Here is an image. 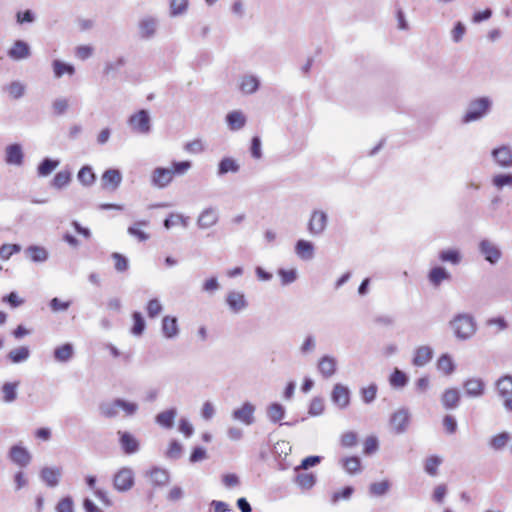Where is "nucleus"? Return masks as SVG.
<instances>
[{
	"label": "nucleus",
	"mask_w": 512,
	"mask_h": 512,
	"mask_svg": "<svg viewBox=\"0 0 512 512\" xmlns=\"http://www.w3.org/2000/svg\"><path fill=\"white\" fill-rule=\"evenodd\" d=\"M23 151L19 144H12L6 148V163L9 165L20 166L23 163Z\"/></svg>",
	"instance_id": "obj_25"
},
{
	"label": "nucleus",
	"mask_w": 512,
	"mask_h": 512,
	"mask_svg": "<svg viewBox=\"0 0 512 512\" xmlns=\"http://www.w3.org/2000/svg\"><path fill=\"white\" fill-rule=\"evenodd\" d=\"M465 32V25L462 22H457L451 31V38L453 42L459 43L463 39Z\"/></svg>",
	"instance_id": "obj_64"
},
{
	"label": "nucleus",
	"mask_w": 512,
	"mask_h": 512,
	"mask_svg": "<svg viewBox=\"0 0 512 512\" xmlns=\"http://www.w3.org/2000/svg\"><path fill=\"white\" fill-rule=\"evenodd\" d=\"M255 411L256 406L250 401H245L232 411L231 417L237 422L250 426L255 422Z\"/></svg>",
	"instance_id": "obj_5"
},
{
	"label": "nucleus",
	"mask_w": 512,
	"mask_h": 512,
	"mask_svg": "<svg viewBox=\"0 0 512 512\" xmlns=\"http://www.w3.org/2000/svg\"><path fill=\"white\" fill-rule=\"evenodd\" d=\"M327 223V213L323 210H314L312 211L308 221V231L311 235L314 236L321 235L325 231Z\"/></svg>",
	"instance_id": "obj_7"
},
{
	"label": "nucleus",
	"mask_w": 512,
	"mask_h": 512,
	"mask_svg": "<svg viewBox=\"0 0 512 512\" xmlns=\"http://www.w3.org/2000/svg\"><path fill=\"white\" fill-rule=\"evenodd\" d=\"M188 0H170L171 16L182 15L187 11Z\"/></svg>",
	"instance_id": "obj_53"
},
{
	"label": "nucleus",
	"mask_w": 512,
	"mask_h": 512,
	"mask_svg": "<svg viewBox=\"0 0 512 512\" xmlns=\"http://www.w3.org/2000/svg\"><path fill=\"white\" fill-rule=\"evenodd\" d=\"M454 335L461 340L471 338L476 332V322L468 314H459L450 322Z\"/></svg>",
	"instance_id": "obj_2"
},
{
	"label": "nucleus",
	"mask_w": 512,
	"mask_h": 512,
	"mask_svg": "<svg viewBox=\"0 0 512 512\" xmlns=\"http://www.w3.org/2000/svg\"><path fill=\"white\" fill-rule=\"evenodd\" d=\"M496 389L499 396L504 399V407L512 411V376L501 377L496 382Z\"/></svg>",
	"instance_id": "obj_10"
},
{
	"label": "nucleus",
	"mask_w": 512,
	"mask_h": 512,
	"mask_svg": "<svg viewBox=\"0 0 512 512\" xmlns=\"http://www.w3.org/2000/svg\"><path fill=\"white\" fill-rule=\"evenodd\" d=\"M389 486V482L386 480L375 482L370 485V492L373 495L380 496L389 490Z\"/></svg>",
	"instance_id": "obj_63"
},
{
	"label": "nucleus",
	"mask_w": 512,
	"mask_h": 512,
	"mask_svg": "<svg viewBox=\"0 0 512 512\" xmlns=\"http://www.w3.org/2000/svg\"><path fill=\"white\" fill-rule=\"evenodd\" d=\"M278 275L281 279L282 285H288L290 283H293L298 277L296 269H279Z\"/></svg>",
	"instance_id": "obj_55"
},
{
	"label": "nucleus",
	"mask_w": 512,
	"mask_h": 512,
	"mask_svg": "<svg viewBox=\"0 0 512 512\" xmlns=\"http://www.w3.org/2000/svg\"><path fill=\"white\" fill-rule=\"evenodd\" d=\"M492 107V100L489 97H479L472 100L463 116L464 123L478 121L485 117Z\"/></svg>",
	"instance_id": "obj_1"
},
{
	"label": "nucleus",
	"mask_w": 512,
	"mask_h": 512,
	"mask_svg": "<svg viewBox=\"0 0 512 512\" xmlns=\"http://www.w3.org/2000/svg\"><path fill=\"white\" fill-rule=\"evenodd\" d=\"M410 415L407 410L401 409L395 412L390 419L392 430L397 433H403L409 424Z\"/></svg>",
	"instance_id": "obj_16"
},
{
	"label": "nucleus",
	"mask_w": 512,
	"mask_h": 512,
	"mask_svg": "<svg viewBox=\"0 0 512 512\" xmlns=\"http://www.w3.org/2000/svg\"><path fill=\"white\" fill-rule=\"evenodd\" d=\"M450 277V273L441 266L433 267L428 274V279L434 286H439L443 281L449 280Z\"/></svg>",
	"instance_id": "obj_30"
},
{
	"label": "nucleus",
	"mask_w": 512,
	"mask_h": 512,
	"mask_svg": "<svg viewBox=\"0 0 512 512\" xmlns=\"http://www.w3.org/2000/svg\"><path fill=\"white\" fill-rule=\"evenodd\" d=\"M439 259L442 262L458 265L461 262L462 256L458 249H445L439 253Z\"/></svg>",
	"instance_id": "obj_42"
},
{
	"label": "nucleus",
	"mask_w": 512,
	"mask_h": 512,
	"mask_svg": "<svg viewBox=\"0 0 512 512\" xmlns=\"http://www.w3.org/2000/svg\"><path fill=\"white\" fill-rule=\"evenodd\" d=\"M239 170V165L232 158H224L220 161L218 166V174L224 175L229 172H237Z\"/></svg>",
	"instance_id": "obj_49"
},
{
	"label": "nucleus",
	"mask_w": 512,
	"mask_h": 512,
	"mask_svg": "<svg viewBox=\"0 0 512 512\" xmlns=\"http://www.w3.org/2000/svg\"><path fill=\"white\" fill-rule=\"evenodd\" d=\"M147 474L156 486H164L169 482V474L164 469L153 468Z\"/></svg>",
	"instance_id": "obj_38"
},
{
	"label": "nucleus",
	"mask_w": 512,
	"mask_h": 512,
	"mask_svg": "<svg viewBox=\"0 0 512 512\" xmlns=\"http://www.w3.org/2000/svg\"><path fill=\"white\" fill-rule=\"evenodd\" d=\"M161 331L166 339H174L179 335L178 320L174 316L166 315L162 319Z\"/></svg>",
	"instance_id": "obj_18"
},
{
	"label": "nucleus",
	"mask_w": 512,
	"mask_h": 512,
	"mask_svg": "<svg viewBox=\"0 0 512 512\" xmlns=\"http://www.w3.org/2000/svg\"><path fill=\"white\" fill-rule=\"evenodd\" d=\"M30 351L27 347H19L9 352L8 357L13 363H21L29 358Z\"/></svg>",
	"instance_id": "obj_50"
},
{
	"label": "nucleus",
	"mask_w": 512,
	"mask_h": 512,
	"mask_svg": "<svg viewBox=\"0 0 512 512\" xmlns=\"http://www.w3.org/2000/svg\"><path fill=\"white\" fill-rule=\"evenodd\" d=\"M189 224V217L180 214V213H171L165 220H164V227L166 229H170L174 226L180 225L183 228H186Z\"/></svg>",
	"instance_id": "obj_37"
},
{
	"label": "nucleus",
	"mask_w": 512,
	"mask_h": 512,
	"mask_svg": "<svg viewBox=\"0 0 512 512\" xmlns=\"http://www.w3.org/2000/svg\"><path fill=\"white\" fill-rule=\"evenodd\" d=\"M122 174L118 169H107L101 176V186L105 190L115 191L121 184Z\"/></svg>",
	"instance_id": "obj_15"
},
{
	"label": "nucleus",
	"mask_w": 512,
	"mask_h": 512,
	"mask_svg": "<svg viewBox=\"0 0 512 512\" xmlns=\"http://www.w3.org/2000/svg\"><path fill=\"white\" fill-rule=\"evenodd\" d=\"M21 250L18 244H4L0 247V258L2 260H8L13 254L18 253Z\"/></svg>",
	"instance_id": "obj_59"
},
{
	"label": "nucleus",
	"mask_w": 512,
	"mask_h": 512,
	"mask_svg": "<svg viewBox=\"0 0 512 512\" xmlns=\"http://www.w3.org/2000/svg\"><path fill=\"white\" fill-rule=\"evenodd\" d=\"M52 67L55 78H61L63 75L72 76L75 73V68L72 64L60 60H54Z\"/></svg>",
	"instance_id": "obj_36"
},
{
	"label": "nucleus",
	"mask_w": 512,
	"mask_h": 512,
	"mask_svg": "<svg viewBox=\"0 0 512 512\" xmlns=\"http://www.w3.org/2000/svg\"><path fill=\"white\" fill-rule=\"evenodd\" d=\"M173 175L170 168L156 167L150 175V183L152 186L163 189L169 186L173 182Z\"/></svg>",
	"instance_id": "obj_8"
},
{
	"label": "nucleus",
	"mask_w": 512,
	"mask_h": 512,
	"mask_svg": "<svg viewBox=\"0 0 512 512\" xmlns=\"http://www.w3.org/2000/svg\"><path fill=\"white\" fill-rule=\"evenodd\" d=\"M491 159L493 163L502 169L512 168V147L502 144L491 150Z\"/></svg>",
	"instance_id": "obj_4"
},
{
	"label": "nucleus",
	"mask_w": 512,
	"mask_h": 512,
	"mask_svg": "<svg viewBox=\"0 0 512 512\" xmlns=\"http://www.w3.org/2000/svg\"><path fill=\"white\" fill-rule=\"evenodd\" d=\"M113 487L118 492H127L135 484V473L130 467H121L113 475Z\"/></svg>",
	"instance_id": "obj_3"
},
{
	"label": "nucleus",
	"mask_w": 512,
	"mask_h": 512,
	"mask_svg": "<svg viewBox=\"0 0 512 512\" xmlns=\"http://www.w3.org/2000/svg\"><path fill=\"white\" fill-rule=\"evenodd\" d=\"M148 225V220L136 221L135 223L128 227L127 232L130 236L136 238L138 241L144 242L150 238V234L144 231L143 229Z\"/></svg>",
	"instance_id": "obj_23"
},
{
	"label": "nucleus",
	"mask_w": 512,
	"mask_h": 512,
	"mask_svg": "<svg viewBox=\"0 0 512 512\" xmlns=\"http://www.w3.org/2000/svg\"><path fill=\"white\" fill-rule=\"evenodd\" d=\"M486 384L478 377L468 378L463 383L465 394L471 398H479L485 393Z\"/></svg>",
	"instance_id": "obj_13"
},
{
	"label": "nucleus",
	"mask_w": 512,
	"mask_h": 512,
	"mask_svg": "<svg viewBox=\"0 0 512 512\" xmlns=\"http://www.w3.org/2000/svg\"><path fill=\"white\" fill-rule=\"evenodd\" d=\"M260 85L259 79L254 75H245L240 79L239 88L244 94L255 93Z\"/></svg>",
	"instance_id": "obj_29"
},
{
	"label": "nucleus",
	"mask_w": 512,
	"mask_h": 512,
	"mask_svg": "<svg viewBox=\"0 0 512 512\" xmlns=\"http://www.w3.org/2000/svg\"><path fill=\"white\" fill-rule=\"evenodd\" d=\"M112 258L114 260L115 269L118 272H124L129 267L128 259L120 253H113Z\"/></svg>",
	"instance_id": "obj_61"
},
{
	"label": "nucleus",
	"mask_w": 512,
	"mask_h": 512,
	"mask_svg": "<svg viewBox=\"0 0 512 512\" xmlns=\"http://www.w3.org/2000/svg\"><path fill=\"white\" fill-rule=\"evenodd\" d=\"M337 366V359L332 355H323L317 362V370L325 379H329L336 374Z\"/></svg>",
	"instance_id": "obj_11"
},
{
	"label": "nucleus",
	"mask_w": 512,
	"mask_h": 512,
	"mask_svg": "<svg viewBox=\"0 0 512 512\" xmlns=\"http://www.w3.org/2000/svg\"><path fill=\"white\" fill-rule=\"evenodd\" d=\"M176 415L177 410L175 408H171L159 413L156 416L155 421L159 426L170 429L173 426Z\"/></svg>",
	"instance_id": "obj_32"
},
{
	"label": "nucleus",
	"mask_w": 512,
	"mask_h": 512,
	"mask_svg": "<svg viewBox=\"0 0 512 512\" xmlns=\"http://www.w3.org/2000/svg\"><path fill=\"white\" fill-rule=\"evenodd\" d=\"M295 482L302 490H310L316 483V477L312 473H301L297 475Z\"/></svg>",
	"instance_id": "obj_45"
},
{
	"label": "nucleus",
	"mask_w": 512,
	"mask_h": 512,
	"mask_svg": "<svg viewBox=\"0 0 512 512\" xmlns=\"http://www.w3.org/2000/svg\"><path fill=\"white\" fill-rule=\"evenodd\" d=\"M353 492L354 489L352 487H344L340 491H336L331 495V502L336 504L341 500H348L352 496Z\"/></svg>",
	"instance_id": "obj_57"
},
{
	"label": "nucleus",
	"mask_w": 512,
	"mask_h": 512,
	"mask_svg": "<svg viewBox=\"0 0 512 512\" xmlns=\"http://www.w3.org/2000/svg\"><path fill=\"white\" fill-rule=\"evenodd\" d=\"M8 55L14 60L25 59L30 55V48L27 43L19 40L10 48Z\"/></svg>",
	"instance_id": "obj_28"
},
{
	"label": "nucleus",
	"mask_w": 512,
	"mask_h": 512,
	"mask_svg": "<svg viewBox=\"0 0 512 512\" xmlns=\"http://www.w3.org/2000/svg\"><path fill=\"white\" fill-rule=\"evenodd\" d=\"M9 457L12 462L21 467L27 466L31 461V455L29 451L20 445H14L11 447Z\"/></svg>",
	"instance_id": "obj_20"
},
{
	"label": "nucleus",
	"mask_w": 512,
	"mask_h": 512,
	"mask_svg": "<svg viewBox=\"0 0 512 512\" xmlns=\"http://www.w3.org/2000/svg\"><path fill=\"white\" fill-rule=\"evenodd\" d=\"M407 382V375L399 369H395L389 377V383L394 388H403Z\"/></svg>",
	"instance_id": "obj_48"
},
{
	"label": "nucleus",
	"mask_w": 512,
	"mask_h": 512,
	"mask_svg": "<svg viewBox=\"0 0 512 512\" xmlns=\"http://www.w3.org/2000/svg\"><path fill=\"white\" fill-rule=\"evenodd\" d=\"M25 252L31 261L37 263L45 262L49 256L48 251L44 247L37 245L29 246Z\"/></svg>",
	"instance_id": "obj_33"
},
{
	"label": "nucleus",
	"mask_w": 512,
	"mask_h": 512,
	"mask_svg": "<svg viewBox=\"0 0 512 512\" xmlns=\"http://www.w3.org/2000/svg\"><path fill=\"white\" fill-rule=\"evenodd\" d=\"M441 462L442 459L438 456H431L427 458L425 462V471L429 475L435 476L437 474V470Z\"/></svg>",
	"instance_id": "obj_58"
},
{
	"label": "nucleus",
	"mask_w": 512,
	"mask_h": 512,
	"mask_svg": "<svg viewBox=\"0 0 512 512\" xmlns=\"http://www.w3.org/2000/svg\"><path fill=\"white\" fill-rule=\"evenodd\" d=\"M332 402L340 409H345L350 404V390L342 384H336L331 393Z\"/></svg>",
	"instance_id": "obj_14"
},
{
	"label": "nucleus",
	"mask_w": 512,
	"mask_h": 512,
	"mask_svg": "<svg viewBox=\"0 0 512 512\" xmlns=\"http://www.w3.org/2000/svg\"><path fill=\"white\" fill-rule=\"evenodd\" d=\"M163 310V306L159 299L154 298L148 301L146 311L150 318L157 317Z\"/></svg>",
	"instance_id": "obj_56"
},
{
	"label": "nucleus",
	"mask_w": 512,
	"mask_h": 512,
	"mask_svg": "<svg viewBox=\"0 0 512 512\" xmlns=\"http://www.w3.org/2000/svg\"><path fill=\"white\" fill-rule=\"evenodd\" d=\"M460 401V392L456 388L446 389L442 396L441 402L445 409H454Z\"/></svg>",
	"instance_id": "obj_27"
},
{
	"label": "nucleus",
	"mask_w": 512,
	"mask_h": 512,
	"mask_svg": "<svg viewBox=\"0 0 512 512\" xmlns=\"http://www.w3.org/2000/svg\"><path fill=\"white\" fill-rule=\"evenodd\" d=\"M341 464L345 471L349 474H355L361 470V461L356 456L347 457L341 460Z\"/></svg>",
	"instance_id": "obj_46"
},
{
	"label": "nucleus",
	"mask_w": 512,
	"mask_h": 512,
	"mask_svg": "<svg viewBox=\"0 0 512 512\" xmlns=\"http://www.w3.org/2000/svg\"><path fill=\"white\" fill-rule=\"evenodd\" d=\"M120 435V444L122 449L127 454L136 453L139 449L138 440L128 432H119Z\"/></svg>",
	"instance_id": "obj_26"
},
{
	"label": "nucleus",
	"mask_w": 512,
	"mask_h": 512,
	"mask_svg": "<svg viewBox=\"0 0 512 512\" xmlns=\"http://www.w3.org/2000/svg\"><path fill=\"white\" fill-rule=\"evenodd\" d=\"M509 438L510 437H509L508 433H506V432L500 433L491 439L490 445L492 448L499 450L507 444Z\"/></svg>",
	"instance_id": "obj_62"
},
{
	"label": "nucleus",
	"mask_w": 512,
	"mask_h": 512,
	"mask_svg": "<svg viewBox=\"0 0 512 512\" xmlns=\"http://www.w3.org/2000/svg\"><path fill=\"white\" fill-rule=\"evenodd\" d=\"M78 181L86 187L92 186L96 181V175L91 166H83L77 174Z\"/></svg>",
	"instance_id": "obj_35"
},
{
	"label": "nucleus",
	"mask_w": 512,
	"mask_h": 512,
	"mask_svg": "<svg viewBox=\"0 0 512 512\" xmlns=\"http://www.w3.org/2000/svg\"><path fill=\"white\" fill-rule=\"evenodd\" d=\"M226 122L231 130H240L246 124V117L243 112L235 110L227 114Z\"/></svg>",
	"instance_id": "obj_31"
},
{
	"label": "nucleus",
	"mask_w": 512,
	"mask_h": 512,
	"mask_svg": "<svg viewBox=\"0 0 512 512\" xmlns=\"http://www.w3.org/2000/svg\"><path fill=\"white\" fill-rule=\"evenodd\" d=\"M74 354V349L72 344L66 343L54 350V358L58 362H67L69 361Z\"/></svg>",
	"instance_id": "obj_40"
},
{
	"label": "nucleus",
	"mask_w": 512,
	"mask_h": 512,
	"mask_svg": "<svg viewBox=\"0 0 512 512\" xmlns=\"http://www.w3.org/2000/svg\"><path fill=\"white\" fill-rule=\"evenodd\" d=\"M491 186L498 192L505 189L512 190V173L511 172H498L490 178Z\"/></svg>",
	"instance_id": "obj_17"
},
{
	"label": "nucleus",
	"mask_w": 512,
	"mask_h": 512,
	"mask_svg": "<svg viewBox=\"0 0 512 512\" xmlns=\"http://www.w3.org/2000/svg\"><path fill=\"white\" fill-rule=\"evenodd\" d=\"M128 123L135 133L147 134L150 131V117L145 110H140L131 115Z\"/></svg>",
	"instance_id": "obj_9"
},
{
	"label": "nucleus",
	"mask_w": 512,
	"mask_h": 512,
	"mask_svg": "<svg viewBox=\"0 0 512 512\" xmlns=\"http://www.w3.org/2000/svg\"><path fill=\"white\" fill-rule=\"evenodd\" d=\"M192 167V162L189 160L185 161H172L170 170L173 177L185 175Z\"/></svg>",
	"instance_id": "obj_47"
},
{
	"label": "nucleus",
	"mask_w": 512,
	"mask_h": 512,
	"mask_svg": "<svg viewBox=\"0 0 512 512\" xmlns=\"http://www.w3.org/2000/svg\"><path fill=\"white\" fill-rule=\"evenodd\" d=\"M480 254L490 264H496L502 257L499 246L489 239H482L478 244Z\"/></svg>",
	"instance_id": "obj_6"
},
{
	"label": "nucleus",
	"mask_w": 512,
	"mask_h": 512,
	"mask_svg": "<svg viewBox=\"0 0 512 512\" xmlns=\"http://www.w3.org/2000/svg\"><path fill=\"white\" fill-rule=\"evenodd\" d=\"M156 27L157 21L154 18H144L139 24L141 36L146 38L151 37L156 31Z\"/></svg>",
	"instance_id": "obj_44"
},
{
	"label": "nucleus",
	"mask_w": 512,
	"mask_h": 512,
	"mask_svg": "<svg viewBox=\"0 0 512 512\" xmlns=\"http://www.w3.org/2000/svg\"><path fill=\"white\" fill-rule=\"evenodd\" d=\"M17 383H5L2 387L3 399L5 402H12L17 397Z\"/></svg>",
	"instance_id": "obj_54"
},
{
	"label": "nucleus",
	"mask_w": 512,
	"mask_h": 512,
	"mask_svg": "<svg viewBox=\"0 0 512 512\" xmlns=\"http://www.w3.org/2000/svg\"><path fill=\"white\" fill-rule=\"evenodd\" d=\"M438 371L444 375H451L455 371V363L449 354L441 355L436 363Z\"/></svg>",
	"instance_id": "obj_34"
},
{
	"label": "nucleus",
	"mask_w": 512,
	"mask_h": 512,
	"mask_svg": "<svg viewBox=\"0 0 512 512\" xmlns=\"http://www.w3.org/2000/svg\"><path fill=\"white\" fill-rule=\"evenodd\" d=\"M71 182V172L68 170L59 171L51 181V186L55 189H63Z\"/></svg>",
	"instance_id": "obj_41"
},
{
	"label": "nucleus",
	"mask_w": 512,
	"mask_h": 512,
	"mask_svg": "<svg viewBox=\"0 0 512 512\" xmlns=\"http://www.w3.org/2000/svg\"><path fill=\"white\" fill-rule=\"evenodd\" d=\"M218 222V211L215 208H206L198 216L197 225L200 229H208Z\"/></svg>",
	"instance_id": "obj_21"
},
{
	"label": "nucleus",
	"mask_w": 512,
	"mask_h": 512,
	"mask_svg": "<svg viewBox=\"0 0 512 512\" xmlns=\"http://www.w3.org/2000/svg\"><path fill=\"white\" fill-rule=\"evenodd\" d=\"M133 318V326L131 328V333L135 336H140L145 330L146 324L145 320L140 312H134L132 315Z\"/></svg>",
	"instance_id": "obj_51"
},
{
	"label": "nucleus",
	"mask_w": 512,
	"mask_h": 512,
	"mask_svg": "<svg viewBox=\"0 0 512 512\" xmlns=\"http://www.w3.org/2000/svg\"><path fill=\"white\" fill-rule=\"evenodd\" d=\"M433 357V349L428 345L418 346L413 353L412 364L417 367H423L428 364Z\"/></svg>",
	"instance_id": "obj_19"
},
{
	"label": "nucleus",
	"mask_w": 512,
	"mask_h": 512,
	"mask_svg": "<svg viewBox=\"0 0 512 512\" xmlns=\"http://www.w3.org/2000/svg\"><path fill=\"white\" fill-rule=\"evenodd\" d=\"M226 303L233 313H240L248 307L246 296L241 291L232 290L226 295Z\"/></svg>",
	"instance_id": "obj_12"
},
{
	"label": "nucleus",
	"mask_w": 512,
	"mask_h": 512,
	"mask_svg": "<svg viewBox=\"0 0 512 512\" xmlns=\"http://www.w3.org/2000/svg\"><path fill=\"white\" fill-rule=\"evenodd\" d=\"M119 409H121L125 415L131 416L138 410V405L135 402L126 401L123 399H117Z\"/></svg>",
	"instance_id": "obj_60"
},
{
	"label": "nucleus",
	"mask_w": 512,
	"mask_h": 512,
	"mask_svg": "<svg viewBox=\"0 0 512 512\" xmlns=\"http://www.w3.org/2000/svg\"><path fill=\"white\" fill-rule=\"evenodd\" d=\"M99 409L101 415L105 417H115L119 411L117 399L111 402L102 403Z\"/></svg>",
	"instance_id": "obj_52"
},
{
	"label": "nucleus",
	"mask_w": 512,
	"mask_h": 512,
	"mask_svg": "<svg viewBox=\"0 0 512 512\" xmlns=\"http://www.w3.org/2000/svg\"><path fill=\"white\" fill-rule=\"evenodd\" d=\"M61 469L57 467H45L40 471L42 481L49 487H55L59 483Z\"/></svg>",
	"instance_id": "obj_24"
},
{
	"label": "nucleus",
	"mask_w": 512,
	"mask_h": 512,
	"mask_svg": "<svg viewBox=\"0 0 512 512\" xmlns=\"http://www.w3.org/2000/svg\"><path fill=\"white\" fill-rule=\"evenodd\" d=\"M59 164V160L46 158L39 164L37 173L41 177H46L50 175L59 166Z\"/></svg>",
	"instance_id": "obj_43"
},
{
	"label": "nucleus",
	"mask_w": 512,
	"mask_h": 512,
	"mask_svg": "<svg viewBox=\"0 0 512 512\" xmlns=\"http://www.w3.org/2000/svg\"><path fill=\"white\" fill-rule=\"evenodd\" d=\"M267 417L271 422L277 423L285 417V408L283 405L274 402L267 407Z\"/></svg>",
	"instance_id": "obj_39"
},
{
	"label": "nucleus",
	"mask_w": 512,
	"mask_h": 512,
	"mask_svg": "<svg viewBox=\"0 0 512 512\" xmlns=\"http://www.w3.org/2000/svg\"><path fill=\"white\" fill-rule=\"evenodd\" d=\"M296 255L304 261H310L314 258L315 247L311 241L300 239L295 244Z\"/></svg>",
	"instance_id": "obj_22"
}]
</instances>
